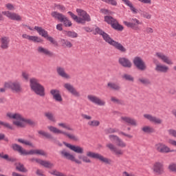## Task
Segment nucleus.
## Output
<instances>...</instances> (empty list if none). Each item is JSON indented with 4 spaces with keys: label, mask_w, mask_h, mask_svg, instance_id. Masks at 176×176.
I'll use <instances>...</instances> for the list:
<instances>
[{
    "label": "nucleus",
    "mask_w": 176,
    "mask_h": 176,
    "mask_svg": "<svg viewBox=\"0 0 176 176\" xmlns=\"http://www.w3.org/2000/svg\"><path fill=\"white\" fill-rule=\"evenodd\" d=\"M60 155L63 157L67 159V160H70V162H73L74 163H76V164H82V162L84 163H91V160L89 157H91L92 159H98V160L102 163H105L106 164H109V163H111V160H109V159L104 157L101 155V154L91 151H87V155H78V160L75 157V155H72L65 149L60 151Z\"/></svg>",
    "instance_id": "1"
},
{
    "label": "nucleus",
    "mask_w": 176,
    "mask_h": 176,
    "mask_svg": "<svg viewBox=\"0 0 176 176\" xmlns=\"http://www.w3.org/2000/svg\"><path fill=\"white\" fill-rule=\"evenodd\" d=\"M97 34L101 35V36L102 37L104 41L107 42V43H109V45L113 46V47H115V49H117V50H119L122 53H126V52H127V50L123 46V45L120 44L119 42L115 41L113 39H112V38H111L109 34H107L99 28H96L95 29V35H97Z\"/></svg>",
    "instance_id": "2"
},
{
    "label": "nucleus",
    "mask_w": 176,
    "mask_h": 176,
    "mask_svg": "<svg viewBox=\"0 0 176 176\" xmlns=\"http://www.w3.org/2000/svg\"><path fill=\"white\" fill-rule=\"evenodd\" d=\"M6 117L9 119H12L13 120V124L16 126V127H25L27 123L28 124H34V122L31 120L25 119L24 117L19 113L8 112L6 113Z\"/></svg>",
    "instance_id": "3"
},
{
    "label": "nucleus",
    "mask_w": 176,
    "mask_h": 176,
    "mask_svg": "<svg viewBox=\"0 0 176 176\" xmlns=\"http://www.w3.org/2000/svg\"><path fill=\"white\" fill-rule=\"evenodd\" d=\"M76 12L79 17L72 13V12L69 11L67 12L68 14L71 16L72 19L74 20V21L78 23V24H85V21H91V19H90V15H89L88 13L86 12V11L80 8H77Z\"/></svg>",
    "instance_id": "4"
},
{
    "label": "nucleus",
    "mask_w": 176,
    "mask_h": 176,
    "mask_svg": "<svg viewBox=\"0 0 176 176\" xmlns=\"http://www.w3.org/2000/svg\"><path fill=\"white\" fill-rule=\"evenodd\" d=\"M30 86L31 90L37 94V96H40L41 97L45 96V87L39 83L38 79L31 78L30 80Z\"/></svg>",
    "instance_id": "5"
},
{
    "label": "nucleus",
    "mask_w": 176,
    "mask_h": 176,
    "mask_svg": "<svg viewBox=\"0 0 176 176\" xmlns=\"http://www.w3.org/2000/svg\"><path fill=\"white\" fill-rule=\"evenodd\" d=\"M47 129L53 134H62L63 135H65V137H67L69 140H72V141H79V138L74 135V133H68L66 131H61L54 126L49 125L47 126Z\"/></svg>",
    "instance_id": "6"
},
{
    "label": "nucleus",
    "mask_w": 176,
    "mask_h": 176,
    "mask_svg": "<svg viewBox=\"0 0 176 176\" xmlns=\"http://www.w3.org/2000/svg\"><path fill=\"white\" fill-rule=\"evenodd\" d=\"M5 87L10 89L12 93H21L23 91V87H21V82L18 80L14 81L10 80L4 82Z\"/></svg>",
    "instance_id": "7"
},
{
    "label": "nucleus",
    "mask_w": 176,
    "mask_h": 176,
    "mask_svg": "<svg viewBox=\"0 0 176 176\" xmlns=\"http://www.w3.org/2000/svg\"><path fill=\"white\" fill-rule=\"evenodd\" d=\"M104 21L105 23H107V24H109L113 28V30H116V31H123L124 28H123V25L119 24L118 20L111 16H105Z\"/></svg>",
    "instance_id": "8"
},
{
    "label": "nucleus",
    "mask_w": 176,
    "mask_h": 176,
    "mask_svg": "<svg viewBox=\"0 0 176 176\" xmlns=\"http://www.w3.org/2000/svg\"><path fill=\"white\" fill-rule=\"evenodd\" d=\"M63 87L65 89H66L68 93H70L72 96L74 97H76V98H79L80 97V92H79L72 84L69 82H66L63 84Z\"/></svg>",
    "instance_id": "9"
},
{
    "label": "nucleus",
    "mask_w": 176,
    "mask_h": 176,
    "mask_svg": "<svg viewBox=\"0 0 176 176\" xmlns=\"http://www.w3.org/2000/svg\"><path fill=\"white\" fill-rule=\"evenodd\" d=\"M87 100H89L90 102H92V104H95V105H98V107H105V105H107V102L97 96L88 95Z\"/></svg>",
    "instance_id": "10"
},
{
    "label": "nucleus",
    "mask_w": 176,
    "mask_h": 176,
    "mask_svg": "<svg viewBox=\"0 0 176 176\" xmlns=\"http://www.w3.org/2000/svg\"><path fill=\"white\" fill-rule=\"evenodd\" d=\"M155 149L157 152H160V153H170L171 152H174V150H171L168 146L162 142L157 143L155 145Z\"/></svg>",
    "instance_id": "11"
},
{
    "label": "nucleus",
    "mask_w": 176,
    "mask_h": 176,
    "mask_svg": "<svg viewBox=\"0 0 176 176\" xmlns=\"http://www.w3.org/2000/svg\"><path fill=\"white\" fill-rule=\"evenodd\" d=\"M133 63L140 71H145L146 69V64L140 56H136L133 58Z\"/></svg>",
    "instance_id": "12"
},
{
    "label": "nucleus",
    "mask_w": 176,
    "mask_h": 176,
    "mask_svg": "<svg viewBox=\"0 0 176 176\" xmlns=\"http://www.w3.org/2000/svg\"><path fill=\"white\" fill-rule=\"evenodd\" d=\"M155 57L158 58V60L162 61V63L168 64V65H173V64H174V63H173V60H171V59H170V58L167 55L164 54V53L163 52H155Z\"/></svg>",
    "instance_id": "13"
},
{
    "label": "nucleus",
    "mask_w": 176,
    "mask_h": 176,
    "mask_svg": "<svg viewBox=\"0 0 176 176\" xmlns=\"http://www.w3.org/2000/svg\"><path fill=\"white\" fill-rule=\"evenodd\" d=\"M153 173L156 175H162L164 173V168L163 167V163L160 162H156L153 164L152 167Z\"/></svg>",
    "instance_id": "14"
},
{
    "label": "nucleus",
    "mask_w": 176,
    "mask_h": 176,
    "mask_svg": "<svg viewBox=\"0 0 176 176\" xmlns=\"http://www.w3.org/2000/svg\"><path fill=\"white\" fill-rule=\"evenodd\" d=\"M153 62L155 64V70L157 72H162L163 74H166V72H168V70L170 69L168 67L167 65L159 63V60L155 58H153Z\"/></svg>",
    "instance_id": "15"
},
{
    "label": "nucleus",
    "mask_w": 176,
    "mask_h": 176,
    "mask_svg": "<svg viewBox=\"0 0 176 176\" xmlns=\"http://www.w3.org/2000/svg\"><path fill=\"white\" fill-rule=\"evenodd\" d=\"M2 14L8 17V19H10V20H14V21H21V20H23L21 16L16 12L3 11Z\"/></svg>",
    "instance_id": "16"
},
{
    "label": "nucleus",
    "mask_w": 176,
    "mask_h": 176,
    "mask_svg": "<svg viewBox=\"0 0 176 176\" xmlns=\"http://www.w3.org/2000/svg\"><path fill=\"white\" fill-rule=\"evenodd\" d=\"M124 25L128 27L129 28H132V30H135V31H138V30H140V28H138L139 24H141V22L137 19H132L131 20V22L124 21Z\"/></svg>",
    "instance_id": "17"
},
{
    "label": "nucleus",
    "mask_w": 176,
    "mask_h": 176,
    "mask_svg": "<svg viewBox=\"0 0 176 176\" xmlns=\"http://www.w3.org/2000/svg\"><path fill=\"white\" fill-rule=\"evenodd\" d=\"M106 147H107L109 149V151H111V152H113L116 156H118V157L123 156V154H124L123 150L116 148V146H114L113 144L107 143L106 144Z\"/></svg>",
    "instance_id": "18"
},
{
    "label": "nucleus",
    "mask_w": 176,
    "mask_h": 176,
    "mask_svg": "<svg viewBox=\"0 0 176 176\" xmlns=\"http://www.w3.org/2000/svg\"><path fill=\"white\" fill-rule=\"evenodd\" d=\"M63 144L67 148H69L70 151H73V152H75L76 153H80L82 155L85 153V150L82 146L71 144L65 142H63Z\"/></svg>",
    "instance_id": "19"
},
{
    "label": "nucleus",
    "mask_w": 176,
    "mask_h": 176,
    "mask_svg": "<svg viewBox=\"0 0 176 176\" xmlns=\"http://www.w3.org/2000/svg\"><path fill=\"white\" fill-rule=\"evenodd\" d=\"M143 116L144 119H146L151 123H155V124H162V123H163V120H162V119L157 118L151 114H144Z\"/></svg>",
    "instance_id": "20"
},
{
    "label": "nucleus",
    "mask_w": 176,
    "mask_h": 176,
    "mask_svg": "<svg viewBox=\"0 0 176 176\" xmlns=\"http://www.w3.org/2000/svg\"><path fill=\"white\" fill-rule=\"evenodd\" d=\"M10 43V38L8 36H1L0 37V47L3 50L9 49V44Z\"/></svg>",
    "instance_id": "21"
},
{
    "label": "nucleus",
    "mask_w": 176,
    "mask_h": 176,
    "mask_svg": "<svg viewBox=\"0 0 176 176\" xmlns=\"http://www.w3.org/2000/svg\"><path fill=\"white\" fill-rule=\"evenodd\" d=\"M56 72H57V74L59 76H60V78H63V79H67V80L71 79V75H69L68 73H67V72H65V69H64V67H57Z\"/></svg>",
    "instance_id": "22"
},
{
    "label": "nucleus",
    "mask_w": 176,
    "mask_h": 176,
    "mask_svg": "<svg viewBox=\"0 0 176 176\" xmlns=\"http://www.w3.org/2000/svg\"><path fill=\"white\" fill-rule=\"evenodd\" d=\"M23 39H28V41H30L31 42H34L36 43H42L43 40L36 36H30L27 34H22Z\"/></svg>",
    "instance_id": "23"
},
{
    "label": "nucleus",
    "mask_w": 176,
    "mask_h": 176,
    "mask_svg": "<svg viewBox=\"0 0 176 176\" xmlns=\"http://www.w3.org/2000/svg\"><path fill=\"white\" fill-rule=\"evenodd\" d=\"M120 120L122 123H126L127 124H130L131 126H138V123H137V120L134 118H131L127 116H121Z\"/></svg>",
    "instance_id": "24"
},
{
    "label": "nucleus",
    "mask_w": 176,
    "mask_h": 176,
    "mask_svg": "<svg viewBox=\"0 0 176 176\" xmlns=\"http://www.w3.org/2000/svg\"><path fill=\"white\" fill-rule=\"evenodd\" d=\"M36 51L39 54H43V56H47V57H53L54 56L53 52L48 50L47 48H45L42 46H38Z\"/></svg>",
    "instance_id": "25"
},
{
    "label": "nucleus",
    "mask_w": 176,
    "mask_h": 176,
    "mask_svg": "<svg viewBox=\"0 0 176 176\" xmlns=\"http://www.w3.org/2000/svg\"><path fill=\"white\" fill-rule=\"evenodd\" d=\"M50 94L56 102H63V96L58 89H52Z\"/></svg>",
    "instance_id": "26"
},
{
    "label": "nucleus",
    "mask_w": 176,
    "mask_h": 176,
    "mask_svg": "<svg viewBox=\"0 0 176 176\" xmlns=\"http://www.w3.org/2000/svg\"><path fill=\"white\" fill-rule=\"evenodd\" d=\"M118 63L119 64H120V65H122L124 68H131L133 65V64L131 63L130 60H129V58H124V57L120 58L118 60Z\"/></svg>",
    "instance_id": "27"
},
{
    "label": "nucleus",
    "mask_w": 176,
    "mask_h": 176,
    "mask_svg": "<svg viewBox=\"0 0 176 176\" xmlns=\"http://www.w3.org/2000/svg\"><path fill=\"white\" fill-rule=\"evenodd\" d=\"M51 16L52 17H53L54 19H55V20H58L59 21H62V20L64 19V17L65 16V15L58 12L56 11H53L51 12Z\"/></svg>",
    "instance_id": "28"
},
{
    "label": "nucleus",
    "mask_w": 176,
    "mask_h": 176,
    "mask_svg": "<svg viewBox=\"0 0 176 176\" xmlns=\"http://www.w3.org/2000/svg\"><path fill=\"white\" fill-rule=\"evenodd\" d=\"M34 30H36V31H37V32H38L39 35H41L43 38H46V37H47L49 35L47 34V31L45 30L41 27L35 26Z\"/></svg>",
    "instance_id": "29"
},
{
    "label": "nucleus",
    "mask_w": 176,
    "mask_h": 176,
    "mask_svg": "<svg viewBox=\"0 0 176 176\" xmlns=\"http://www.w3.org/2000/svg\"><path fill=\"white\" fill-rule=\"evenodd\" d=\"M107 87L111 90H115L116 91H119L120 90V85L119 84L109 82L107 83Z\"/></svg>",
    "instance_id": "30"
},
{
    "label": "nucleus",
    "mask_w": 176,
    "mask_h": 176,
    "mask_svg": "<svg viewBox=\"0 0 176 176\" xmlns=\"http://www.w3.org/2000/svg\"><path fill=\"white\" fill-rule=\"evenodd\" d=\"M12 148L14 151H16V152H19L20 155H24L25 153V149H24L23 147H21V146L17 144H12Z\"/></svg>",
    "instance_id": "31"
},
{
    "label": "nucleus",
    "mask_w": 176,
    "mask_h": 176,
    "mask_svg": "<svg viewBox=\"0 0 176 176\" xmlns=\"http://www.w3.org/2000/svg\"><path fill=\"white\" fill-rule=\"evenodd\" d=\"M38 164L41 166H43V167H45V168H52V167H54V164H53L52 162L49 161H45L43 160H41L38 162Z\"/></svg>",
    "instance_id": "32"
},
{
    "label": "nucleus",
    "mask_w": 176,
    "mask_h": 176,
    "mask_svg": "<svg viewBox=\"0 0 176 176\" xmlns=\"http://www.w3.org/2000/svg\"><path fill=\"white\" fill-rule=\"evenodd\" d=\"M142 131L145 134H152V133H155V129L150 126H144L142 127Z\"/></svg>",
    "instance_id": "33"
},
{
    "label": "nucleus",
    "mask_w": 176,
    "mask_h": 176,
    "mask_svg": "<svg viewBox=\"0 0 176 176\" xmlns=\"http://www.w3.org/2000/svg\"><path fill=\"white\" fill-rule=\"evenodd\" d=\"M38 133L40 134V135H43V137H45V138H47L48 140H52V141H54V138L53 136H52V134L47 133L45 131H38Z\"/></svg>",
    "instance_id": "34"
},
{
    "label": "nucleus",
    "mask_w": 176,
    "mask_h": 176,
    "mask_svg": "<svg viewBox=\"0 0 176 176\" xmlns=\"http://www.w3.org/2000/svg\"><path fill=\"white\" fill-rule=\"evenodd\" d=\"M45 116L48 119V120H50V122H52L53 123H56L57 122V120H56V117H54V114L50 112H46L45 113Z\"/></svg>",
    "instance_id": "35"
},
{
    "label": "nucleus",
    "mask_w": 176,
    "mask_h": 176,
    "mask_svg": "<svg viewBox=\"0 0 176 176\" xmlns=\"http://www.w3.org/2000/svg\"><path fill=\"white\" fill-rule=\"evenodd\" d=\"M87 124L89 126V127H98V126L101 124V122L98 120H89L87 122Z\"/></svg>",
    "instance_id": "36"
},
{
    "label": "nucleus",
    "mask_w": 176,
    "mask_h": 176,
    "mask_svg": "<svg viewBox=\"0 0 176 176\" xmlns=\"http://www.w3.org/2000/svg\"><path fill=\"white\" fill-rule=\"evenodd\" d=\"M117 146L119 148H126L127 146V143H126L120 138L116 142Z\"/></svg>",
    "instance_id": "37"
},
{
    "label": "nucleus",
    "mask_w": 176,
    "mask_h": 176,
    "mask_svg": "<svg viewBox=\"0 0 176 176\" xmlns=\"http://www.w3.org/2000/svg\"><path fill=\"white\" fill-rule=\"evenodd\" d=\"M138 80L139 83H142V85H144L145 86H148V85H151V80L148 78L142 77V78H139Z\"/></svg>",
    "instance_id": "38"
},
{
    "label": "nucleus",
    "mask_w": 176,
    "mask_h": 176,
    "mask_svg": "<svg viewBox=\"0 0 176 176\" xmlns=\"http://www.w3.org/2000/svg\"><path fill=\"white\" fill-rule=\"evenodd\" d=\"M18 142H20V144H23V145H27L28 146H34L32 144V142H31L30 140H27L25 139H18Z\"/></svg>",
    "instance_id": "39"
},
{
    "label": "nucleus",
    "mask_w": 176,
    "mask_h": 176,
    "mask_svg": "<svg viewBox=\"0 0 176 176\" xmlns=\"http://www.w3.org/2000/svg\"><path fill=\"white\" fill-rule=\"evenodd\" d=\"M58 126L62 129H65V130H69V131H72L74 130L69 124L65 122L58 123Z\"/></svg>",
    "instance_id": "40"
},
{
    "label": "nucleus",
    "mask_w": 176,
    "mask_h": 176,
    "mask_svg": "<svg viewBox=\"0 0 176 176\" xmlns=\"http://www.w3.org/2000/svg\"><path fill=\"white\" fill-rule=\"evenodd\" d=\"M16 168L18 171H21V173H27V169L24 167V165L21 163L16 164Z\"/></svg>",
    "instance_id": "41"
},
{
    "label": "nucleus",
    "mask_w": 176,
    "mask_h": 176,
    "mask_svg": "<svg viewBox=\"0 0 176 176\" xmlns=\"http://www.w3.org/2000/svg\"><path fill=\"white\" fill-rule=\"evenodd\" d=\"M60 23H63L65 27H71V25H72V22H71V21H69L65 16L63 17V19H62Z\"/></svg>",
    "instance_id": "42"
},
{
    "label": "nucleus",
    "mask_w": 176,
    "mask_h": 176,
    "mask_svg": "<svg viewBox=\"0 0 176 176\" xmlns=\"http://www.w3.org/2000/svg\"><path fill=\"white\" fill-rule=\"evenodd\" d=\"M65 34L67 36H69V38H78V33L72 31H66Z\"/></svg>",
    "instance_id": "43"
},
{
    "label": "nucleus",
    "mask_w": 176,
    "mask_h": 176,
    "mask_svg": "<svg viewBox=\"0 0 176 176\" xmlns=\"http://www.w3.org/2000/svg\"><path fill=\"white\" fill-rule=\"evenodd\" d=\"M122 79H124L125 80H129V82H134V77H133L130 74H124L122 76Z\"/></svg>",
    "instance_id": "44"
},
{
    "label": "nucleus",
    "mask_w": 176,
    "mask_h": 176,
    "mask_svg": "<svg viewBox=\"0 0 176 176\" xmlns=\"http://www.w3.org/2000/svg\"><path fill=\"white\" fill-rule=\"evenodd\" d=\"M0 157L1 159H4L5 160H8V162H14V159L10 158L9 155H8L7 154L3 155V153H0Z\"/></svg>",
    "instance_id": "45"
},
{
    "label": "nucleus",
    "mask_w": 176,
    "mask_h": 176,
    "mask_svg": "<svg viewBox=\"0 0 176 176\" xmlns=\"http://www.w3.org/2000/svg\"><path fill=\"white\" fill-rule=\"evenodd\" d=\"M126 5V6H129L130 8V10H131V12H133V13H134L135 14H137V13H138V10L134 8V6H133V3H131V1H129Z\"/></svg>",
    "instance_id": "46"
},
{
    "label": "nucleus",
    "mask_w": 176,
    "mask_h": 176,
    "mask_svg": "<svg viewBox=\"0 0 176 176\" xmlns=\"http://www.w3.org/2000/svg\"><path fill=\"white\" fill-rule=\"evenodd\" d=\"M54 9L60 12H65V7L61 4H55Z\"/></svg>",
    "instance_id": "47"
},
{
    "label": "nucleus",
    "mask_w": 176,
    "mask_h": 176,
    "mask_svg": "<svg viewBox=\"0 0 176 176\" xmlns=\"http://www.w3.org/2000/svg\"><path fill=\"white\" fill-rule=\"evenodd\" d=\"M45 39H47V41H49V42H50L52 45H54V46H57V41H56V40H54L53 37L48 35V36L45 37Z\"/></svg>",
    "instance_id": "48"
},
{
    "label": "nucleus",
    "mask_w": 176,
    "mask_h": 176,
    "mask_svg": "<svg viewBox=\"0 0 176 176\" xmlns=\"http://www.w3.org/2000/svg\"><path fill=\"white\" fill-rule=\"evenodd\" d=\"M7 10H11V11H13V10H16V7H14V5L10 3H8L5 5Z\"/></svg>",
    "instance_id": "49"
},
{
    "label": "nucleus",
    "mask_w": 176,
    "mask_h": 176,
    "mask_svg": "<svg viewBox=\"0 0 176 176\" xmlns=\"http://www.w3.org/2000/svg\"><path fill=\"white\" fill-rule=\"evenodd\" d=\"M21 76L23 79H24V80L28 81V80L30 79V74L25 71L22 72Z\"/></svg>",
    "instance_id": "50"
},
{
    "label": "nucleus",
    "mask_w": 176,
    "mask_h": 176,
    "mask_svg": "<svg viewBox=\"0 0 176 176\" xmlns=\"http://www.w3.org/2000/svg\"><path fill=\"white\" fill-rule=\"evenodd\" d=\"M62 42L64 46H66V47H69V48L72 47V43H71L70 41L67 40H62Z\"/></svg>",
    "instance_id": "51"
},
{
    "label": "nucleus",
    "mask_w": 176,
    "mask_h": 176,
    "mask_svg": "<svg viewBox=\"0 0 176 176\" xmlns=\"http://www.w3.org/2000/svg\"><path fill=\"white\" fill-rule=\"evenodd\" d=\"M36 155H38L40 156H47V154L45 151L41 149H36Z\"/></svg>",
    "instance_id": "52"
},
{
    "label": "nucleus",
    "mask_w": 176,
    "mask_h": 176,
    "mask_svg": "<svg viewBox=\"0 0 176 176\" xmlns=\"http://www.w3.org/2000/svg\"><path fill=\"white\" fill-rule=\"evenodd\" d=\"M28 155H36V149H32L29 151H25V156H27Z\"/></svg>",
    "instance_id": "53"
},
{
    "label": "nucleus",
    "mask_w": 176,
    "mask_h": 176,
    "mask_svg": "<svg viewBox=\"0 0 176 176\" xmlns=\"http://www.w3.org/2000/svg\"><path fill=\"white\" fill-rule=\"evenodd\" d=\"M142 17H144V19H147L148 20H151V19H152V15L146 12H142Z\"/></svg>",
    "instance_id": "54"
},
{
    "label": "nucleus",
    "mask_w": 176,
    "mask_h": 176,
    "mask_svg": "<svg viewBox=\"0 0 176 176\" xmlns=\"http://www.w3.org/2000/svg\"><path fill=\"white\" fill-rule=\"evenodd\" d=\"M103 2H106V3H109L110 5H113V6H116L118 3L115 0H102Z\"/></svg>",
    "instance_id": "55"
},
{
    "label": "nucleus",
    "mask_w": 176,
    "mask_h": 176,
    "mask_svg": "<svg viewBox=\"0 0 176 176\" xmlns=\"http://www.w3.org/2000/svg\"><path fill=\"white\" fill-rule=\"evenodd\" d=\"M0 124H1V126H4V127H6L7 129H10V130H12V129H13V127H12L10 124L7 123V122H3L2 121H0Z\"/></svg>",
    "instance_id": "56"
},
{
    "label": "nucleus",
    "mask_w": 176,
    "mask_h": 176,
    "mask_svg": "<svg viewBox=\"0 0 176 176\" xmlns=\"http://www.w3.org/2000/svg\"><path fill=\"white\" fill-rule=\"evenodd\" d=\"M111 102H113L114 104H120V100L115 96L111 97Z\"/></svg>",
    "instance_id": "57"
},
{
    "label": "nucleus",
    "mask_w": 176,
    "mask_h": 176,
    "mask_svg": "<svg viewBox=\"0 0 176 176\" xmlns=\"http://www.w3.org/2000/svg\"><path fill=\"white\" fill-rule=\"evenodd\" d=\"M109 138L110 141H115L116 142L120 138H119V136H117L115 135H110L109 136Z\"/></svg>",
    "instance_id": "58"
},
{
    "label": "nucleus",
    "mask_w": 176,
    "mask_h": 176,
    "mask_svg": "<svg viewBox=\"0 0 176 176\" xmlns=\"http://www.w3.org/2000/svg\"><path fill=\"white\" fill-rule=\"evenodd\" d=\"M168 169L170 171H173L176 173V164H170L168 166Z\"/></svg>",
    "instance_id": "59"
},
{
    "label": "nucleus",
    "mask_w": 176,
    "mask_h": 176,
    "mask_svg": "<svg viewBox=\"0 0 176 176\" xmlns=\"http://www.w3.org/2000/svg\"><path fill=\"white\" fill-rule=\"evenodd\" d=\"M168 133L169 135H171L172 137H175L176 138V131L174 129H169L168 131Z\"/></svg>",
    "instance_id": "60"
},
{
    "label": "nucleus",
    "mask_w": 176,
    "mask_h": 176,
    "mask_svg": "<svg viewBox=\"0 0 176 176\" xmlns=\"http://www.w3.org/2000/svg\"><path fill=\"white\" fill-rule=\"evenodd\" d=\"M100 12L101 13H103V14H112V12L107 9H101Z\"/></svg>",
    "instance_id": "61"
},
{
    "label": "nucleus",
    "mask_w": 176,
    "mask_h": 176,
    "mask_svg": "<svg viewBox=\"0 0 176 176\" xmlns=\"http://www.w3.org/2000/svg\"><path fill=\"white\" fill-rule=\"evenodd\" d=\"M168 144H169V145H172L173 146H176V141L173 139H168Z\"/></svg>",
    "instance_id": "62"
},
{
    "label": "nucleus",
    "mask_w": 176,
    "mask_h": 176,
    "mask_svg": "<svg viewBox=\"0 0 176 176\" xmlns=\"http://www.w3.org/2000/svg\"><path fill=\"white\" fill-rule=\"evenodd\" d=\"M41 159H38V158H30L29 159V162H31V163H37L38 164H39V162H40Z\"/></svg>",
    "instance_id": "63"
},
{
    "label": "nucleus",
    "mask_w": 176,
    "mask_h": 176,
    "mask_svg": "<svg viewBox=\"0 0 176 176\" xmlns=\"http://www.w3.org/2000/svg\"><path fill=\"white\" fill-rule=\"evenodd\" d=\"M82 119H85L86 120H91V116L87 114H81Z\"/></svg>",
    "instance_id": "64"
}]
</instances>
